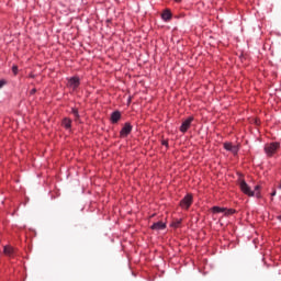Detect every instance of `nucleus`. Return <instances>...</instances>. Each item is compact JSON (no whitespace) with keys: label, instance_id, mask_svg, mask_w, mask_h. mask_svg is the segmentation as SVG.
<instances>
[{"label":"nucleus","instance_id":"23","mask_svg":"<svg viewBox=\"0 0 281 281\" xmlns=\"http://www.w3.org/2000/svg\"><path fill=\"white\" fill-rule=\"evenodd\" d=\"M131 102H133V97H128V99H127V105L131 104Z\"/></svg>","mask_w":281,"mask_h":281},{"label":"nucleus","instance_id":"13","mask_svg":"<svg viewBox=\"0 0 281 281\" xmlns=\"http://www.w3.org/2000/svg\"><path fill=\"white\" fill-rule=\"evenodd\" d=\"M225 210H227V207L213 206L210 209V212H212V214H225Z\"/></svg>","mask_w":281,"mask_h":281},{"label":"nucleus","instance_id":"26","mask_svg":"<svg viewBox=\"0 0 281 281\" xmlns=\"http://www.w3.org/2000/svg\"><path fill=\"white\" fill-rule=\"evenodd\" d=\"M183 16H184L183 14L175 15V19H181V18H183Z\"/></svg>","mask_w":281,"mask_h":281},{"label":"nucleus","instance_id":"14","mask_svg":"<svg viewBox=\"0 0 281 281\" xmlns=\"http://www.w3.org/2000/svg\"><path fill=\"white\" fill-rule=\"evenodd\" d=\"M70 113L74 114L75 122H80V112H78V108H71Z\"/></svg>","mask_w":281,"mask_h":281},{"label":"nucleus","instance_id":"7","mask_svg":"<svg viewBox=\"0 0 281 281\" xmlns=\"http://www.w3.org/2000/svg\"><path fill=\"white\" fill-rule=\"evenodd\" d=\"M224 149L227 150L228 153H233L234 155H238V150H240V148L229 142H226L223 144Z\"/></svg>","mask_w":281,"mask_h":281},{"label":"nucleus","instance_id":"5","mask_svg":"<svg viewBox=\"0 0 281 281\" xmlns=\"http://www.w3.org/2000/svg\"><path fill=\"white\" fill-rule=\"evenodd\" d=\"M67 87L76 91L80 87V77L74 76L68 79Z\"/></svg>","mask_w":281,"mask_h":281},{"label":"nucleus","instance_id":"10","mask_svg":"<svg viewBox=\"0 0 281 281\" xmlns=\"http://www.w3.org/2000/svg\"><path fill=\"white\" fill-rule=\"evenodd\" d=\"M150 229L154 232H161V229H166V223L162 221L155 222L151 226Z\"/></svg>","mask_w":281,"mask_h":281},{"label":"nucleus","instance_id":"8","mask_svg":"<svg viewBox=\"0 0 281 281\" xmlns=\"http://www.w3.org/2000/svg\"><path fill=\"white\" fill-rule=\"evenodd\" d=\"M120 120H122V112H120L119 110H115L114 112L111 113V116H110L111 124H119Z\"/></svg>","mask_w":281,"mask_h":281},{"label":"nucleus","instance_id":"24","mask_svg":"<svg viewBox=\"0 0 281 281\" xmlns=\"http://www.w3.org/2000/svg\"><path fill=\"white\" fill-rule=\"evenodd\" d=\"M255 124H256V126H260V121H259V119H256V120H255Z\"/></svg>","mask_w":281,"mask_h":281},{"label":"nucleus","instance_id":"4","mask_svg":"<svg viewBox=\"0 0 281 281\" xmlns=\"http://www.w3.org/2000/svg\"><path fill=\"white\" fill-rule=\"evenodd\" d=\"M133 133V124L131 122H125L120 131V139H126L128 135Z\"/></svg>","mask_w":281,"mask_h":281},{"label":"nucleus","instance_id":"20","mask_svg":"<svg viewBox=\"0 0 281 281\" xmlns=\"http://www.w3.org/2000/svg\"><path fill=\"white\" fill-rule=\"evenodd\" d=\"M161 146H166V150H168V148H169L168 139H162L161 140Z\"/></svg>","mask_w":281,"mask_h":281},{"label":"nucleus","instance_id":"11","mask_svg":"<svg viewBox=\"0 0 281 281\" xmlns=\"http://www.w3.org/2000/svg\"><path fill=\"white\" fill-rule=\"evenodd\" d=\"M161 19L162 21H166V23H168V21H172V11H170V9L162 11Z\"/></svg>","mask_w":281,"mask_h":281},{"label":"nucleus","instance_id":"6","mask_svg":"<svg viewBox=\"0 0 281 281\" xmlns=\"http://www.w3.org/2000/svg\"><path fill=\"white\" fill-rule=\"evenodd\" d=\"M193 120L194 116H189L186 121H183L179 128L180 133H188V131H190V127L192 126Z\"/></svg>","mask_w":281,"mask_h":281},{"label":"nucleus","instance_id":"22","mask_svg":"<svg viewBox=\"0 0 281 281\" xmlns=\"http://www.w3.org/2000/svg\"><path fill=\"white\" fill-rule=\"evenodd\" d=\"M29 78L34 79V78H36V75H34V72H31V74L29 75Z\"/></svg>","mask_w":281,"mask_h":281},{"label":"nucleus","instance_id":"18","mask_svg":"<svg viewBox=\"0 0 281 281\" xmlns=\"http://www.w3.org/2000/svg\"><path fill=\"white\" fill-rule=\"evenodd\" d=\"M11 69H12L13 76H19V66L13 65Z\"/></svg>","mask_w":281,"mask_h":281},{"label":"nucleus","instance_id":"3","mask_svg":"<svg viewBox=\"0 0 281 281\" xmlns=\"http://www.w3.org/2000/svg\"><path fill=\"white\" fill-rule=\"evenodd\" d=\"M193 203H194V195H192V193H187L184 198L179 202V206L182 210H190Z\"/></svg>","mask_w":281,"mask_h":281},{"label":"nucleus","instance_id":"2","mask_svg":"<svg viewBox=\"0 0 281 281\" xmlns=\"http://www.w3.org/2000/svg\"><path fill=\"white\" fill-rule=\"evenodd\" d=\"M263 150L268 157H273L278 150H280V143L272 142L270 144H266Z\"/></svg>","mask_w":281,"mask_h":281},{"label":"nucleus","instance_id":"21","mask_svg":"<svg viewBox=\"0 0 281 281\" xmlns=\"http://www.w3.org/2000/svg\"><path fill=\"white\" fill-rule=\"evenodd\" d=\"M36 88H33L31 91H30V95H35L36 94Z\"/></svg>","mask_w":281,"mask_h":281},{"label":"nucleus","instance_id":"15","mask_svg":"<svg viewBox=\"0 0 281 281\" xmlns=\"http://www.w3.org/2000/svg\"><path fill=\"white\" fill-rule=\"evenodd\" d=\"M262 187L260 184L255 186V196L256 199H262V193H260Z\"/></svg>","mask_w":281,"mask_h":281},{"label":"nucleus","instance_id":"28","mask_svg":"<svg viewBox=\"0 0 281 281\" xmlns=\"http://www.w3.org/2000/svg\"><path fill=\"white\" fill-rule=\"evenodd\" d=\"M279 221H281V215L278 216Z\"/></svg>","mask_w":281,"mask_h":281},{"label":"nucleus","instance_id":"25","mask_svg":"<svg viewBox=\"0 0 281 281\" xmlns=\"http://www.w3.org/2000/svg\"><path fill=\"white\" fill-rule=\"evenodd\" d=\"M276 194H277V191H276V189H273L271 192V196H276Z\"/></svg>","mask_w":281,"mask_h":281},{"label":"nucleus","instance_id":"12","mask_svg":"<svg viewBox=\"0 0 281 281\" xmlns=\"http://www.w3.org/2000/svg\"><path fill=\"white\" fill-rule=\"evenodd\" d=\"M74 121H71L70 117H64L61 120V126L63 128H65L66 131H71V124Z\"/></svg>","mask_w":281,"mask_h":281},{"label":"nucleus","instance_id":"19","mask_svg":"<svg viewBox=\"0 0 281 281\" xmlns=\"http://www.w3.org/2000/svg\"><path fill=\"white\" fill-rule=\"evenodd\" d=\"M5 85H8V81L5 79H1L0 80V89H3V87H5Z\"/></svg>","mask_w":281,"mask_h":281},{"label":"nucleus","instance_id":"1","mask_svg":"<svg viewBox=\"0 0 281 281\" xmlns=\"http://www.w3.org/2000/svg\"><path fill=\"white\" fill-rule=\"evenodd\" d=\"M239 179H238V186L243 194H246V196H256V191L251 190V187L247 184V181H245V176L240 172H237Z\"/></svg>","mask_w":281,"mask_h":281},{"label":"nucleus","instance_id":"9","mask_svg":"<svg viewBox=\"0 0 281 281\" xmlns=\"http://www.w3.org/2000/svg\"><path fill=\"white\" fill-rule=\"evenodd\" d=\"M3 254H4V256H8L9 258H14V256H16V249L12 246H4Z\"/></svg>","mask_w":281,"mask_h":281},{"label":"nucleus","instance_id":"16","mask_svg":"<svg viewBox=\"0 0 281 281\" xmlns=\"http://www.w3.org/2000/svg\"><path fill=\"white\" fill-rule=\"evenodd\" d=\"M233 214H238V211L236 209H227L224 211V216H233Z\"/></svg>","mask_w":281,"mask_h":281},{"label":"nucleus","instance_id":"27","mask_svg":"<svg viewBox=\"0 0 281 281\" xmlns=\"http://www.w3.org/2000/svg\"><path fill=\"white\" fill-rule=\"evenodd\" d=\"M176 1V3H181V0H175Z\"/></svg>","mask_w":281,"mask_h":281},{"label":"nucleus","instance_id":"17","mask_svg":"<svg viewBox=\"0 0 281 281\" xmlns=\"http://www.w3.org/2000/svg\"><path fill=\"white\" fill-rule=\"evenodd\" d=\"M181 223H183V218L175 220L171 223V227H175L176 229H179V227H181Z\"/></svg>","mask_w":281,"mask_h":281}]
</instances>
